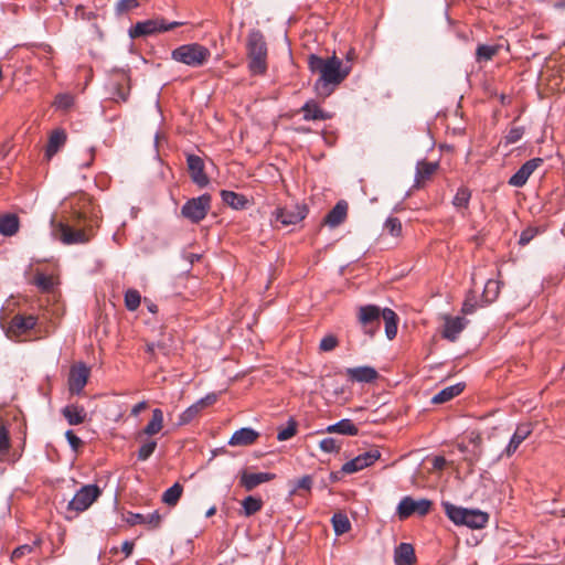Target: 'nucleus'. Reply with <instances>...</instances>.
Masks as SVG:
<instances>
[{"label": "nucleus", "mask_w": 565, "mask_h": 565, "mask_svg": "<svg viewBox=\"0 0 565 565\" xmlns=\"http://www.w3.org/2000/svg\"><path fill=\"white\" fill-rule=\"evenodd\" d=\"M163 427V413L160 408L152 411V417L150 422L142 429L141 434L152 436L158 434Z\"/></svg>", "instance_id": "obj_34"}, {"label": "nucleus", "mask_w": 565, "mask_h": 565, "mask_svg": "<svg viewBox=\"0 0 565 565\" xmlns=\"http://www.w3.org/2000/svg\"><path fill=\"white\" fill-rule=\"evenodd\" d=\"M72 223V225L65 223L57 225L61 242L66 245L88 243L94 236L92 220L88 221L85 213L75 212Z\"/></svg>", "instance_id": "obj_2"}, {"label": "nucleus", "mask_w": 565, "mask_h": 565, "mask_svg": "<svg viewBox=\"0 0 565 565\" xmlns=\"http://www.w3.org/2000/svg\"><path fill=\"white\" fill-rule=\"evenodd\" d=\"M467 323L468 320L461 317H446L443 337L451 342L456 341Z\"/></svg>", "instance_id": "obj_18"}, {"label": "nucleus", "mask_w": 565, "mask_h": 565, "mask_svg": "<svg viewBox=\"0 0 565 565\" xmlns=\"http://www.w3.org/2000/svg\"><path fill=\"white\" fill-rule=\"evenodd\" d=\"M186 163L192 181L200 188L206 186L210 180L204 172V162L202 158L196 154H189L186 157Z\"/></svg>", "instance_id": "obj_13"}, {"label": "nucleus", "mask_w": 565, "mask_h": 565, "mask_svg": "<svg viewBox=\"0 0 565 565\" xmlns=\"http://www.w3.org/2000/svg\"><path fill=\"white\" fill-rule=\"evenodd\" d=\"M248 67L253 74H263L266 71L267 49L264 36L258 31L249 33L247 39Z\"/></svg>", "instance_id": "obj_4"}, {"label": "nucleus", "mask_w": 565, "mask_h": 565, "mask_svg": "<svg viewBox=\"0 0 565 565\" xmlns=\"http://www.w3.org/2000/svg\"><path fill=\"white\" fill-rule=\"evenodd\" d=\"M500 292V281L489 279L484 286L482 298L487 303L493 302Z\"/></svg>", "instance_id": "obj_42"}, {"label": "nucleus", "mask_w": 565, "mask_h": 565, "mask_svg": "<svg viewBox=\"0 0 565 565\" xmlns=\"http://www.w3.org/2000/svg\"><path fill=\"white\" fill-rule=\"evenodd\" d=\"M499 52L498 45L480 44L476 50L477 62H488L493 58Z\"/></svg>", "instance_id": "obj_41"}, {"label": "nucleus", "mask_w": 565, "mask_h": 565, "mask_svg": "<svg viewBox=\"0 0 565 565\" xmlns=\"http://www.w3.org/2000/svg\"><path fill=\"white\" fill-rule=\"evenodd\" d=\"M358 323L364 334L373 338L381 326V308L375 305H365L358 308Z\"/></svg>", "instance_id": "obj_7"}, {"label": "nucleus", "mask_w": 565, "mask_h": 565, "mask_svg": "<svg viewBox=\"0 0 565 565\" xmlns=\"http://www.w3.org/2000/svg\"><path fill=\"white\" fill-rule=\"evenodd\" d=\"M320 449L324 452H338L341 448V440L337 438H323L320 444Z\"/></svg>", "instance_id": "obj_49"}, {"label": "nucleus", "mask_w": 565, "mask_h": 565, "mask_svg": "<svg viewBox=\"0 0 565 565\" xmlns=\"http://www.w3.org/2000/svg\"><path fill=\"white\" fill-rule=\"evenodd\" d=\"M532 431L533 426L531 423H522L518 425L504 450L505 456L511 457L518 450L520 445L532 434Z\"/></svg>", "instance_id": "obj_15"}, {"label": "nucleus", "mask_w": 565, "mask_h": 565, "mask_svg": "<svg viewBox=\"0 0 565 565\" xmlns=\"http://www.w3.org/2000/svg\"><path fill=\"white\" fill-rule=\"evenodd\" d=\"M157 448V441L156 440H149L145 443L138 450V460L146 461L156 450Z\"/></svg>", "instance_id": "obj_51"}, {"label": "nucleus", "mask_w": 565, "mask_h": 565, "mask_svg": "<svg viewBox=\"0 0 565 565\" xmlns=\"http://www.w3.org/2000/svg\"><path fill=\"white\" fill-rule=\"evenodd\" d=\"M126 521L130 525L147 524L150 529H156L161 523V516L157 511L148 515L129 512Z\"/></svg>", "instance_id": "obj_20"}, {"label": "nucleus", "mask_w": 565, "mask_h": 565, "mask_svg": "<svg viewBox=\"0 0 565 565\" xmlns=\"http://www.w3.org/2000/svg\"><path fill=\"white\" fill-rule=\"evenodd\" d=\"M67 136L65 130L55 129L51 132L49 137V142L45 150V156L47 159H51L54 154L57 153L61 147H63L66 142Z\"/></svg>", "instance_id": "obj_21"}, {"label": "nucleus", "mask_w": 565, "mask_h": 565, "mask_svg": "<svg viewBox=\"0 0 565 565\" xmlns=\"http://www.w3.org/2000/svg\"><path fill=\"white\" fill-rule=\"evenodd\" d=\"M291 211H285V225L297 224L302 221L307 215V206L305 204L295 203Z\"/></svg>", "instance_id": "obj_36"}, {"label": "nucleus", "mask_w": 565, "mask_h": 565, "mask_svg": "<svg viewBox=\"0 0 565 565\" xmlns=\"http://www.w3.org/2000/svg\"><path fill=\"white\" fill-rule=\"evenodd\" d=\"M95 153H96V149H95L94 147H92V148L89 149V160L84 164L85 167H87V168H88V167H90V166H92V163H93V161H94V159H95Z\"/></svg>", "instance_id": "obj_62"}, {"label": "nucleus", "mask_w": 565, "mask_h": 565, "mask_svg": "<svg viewBox=\"0 0 565 565\" xmlns=\"http://www.w3.org/2000/svg\"><path fill=\"white\" fill-rule=\"evenodd\" d=\"M147 352L151 355H154V352H156V343L151 342V343H147Z\"/></svg>", "instance_id": "obj_64"}, {"label": "nucleus", "mask_w": 565, "mask_h": 565, "mask_svg": "<svg viewBox=\"0 0 565 565\" xmlns=\"http://www.w3.org/2000/svg\"><path fill=\"white\" fill-rule=\"evenodd\" d=\"M543 159L534 158L526 161L509 180V184L515 188L523 186L532 173L541 167Z\"/></svg>", "instance_id": "obj_14"}, {"label": "nucleus", "mask_w": 565, "mask_h": 565, "mask_svg": "<svg viewBox=\"0 0 565 565\" xmlns=\"http://www.w3.org/2000/svg\"><path fill=\"white\" fill-rule=\"evenodd\" d=\"M183 492V487L175 482L172 487L167 489L162 494V501L169 507H174L180 500Z\"/></svg>", "instance_id": "obj_38"}, {"label": "nucleus", "mask_w": 565, "mask_h": 565, "mask_svg": "<svg viewBox=\"0 0 565 565\" xmlns=\"http://www.w3.org/2000/svg\"><path fill=\"white\" fill-rule=\"evenodd\" d=\"M380 457H381V452L379 449H375V448L370 449V450L356 456L352 460L345 462L342 466V471L348 475L354 473L356 471H360V470L371 466L377 459H380Z\"/></svg>", "instance_id": "obj_12"}, {"label": "nucleus", "mask_w": 565, "mask_h": 565, "mask_svg": "<svg viewBox=\"0 0 565 565\" xmlns=\"http://www.w3.org/2000/svg\"><path fill=\"white\" fill-rule=\"evenodd\" d=\"M210 56V50L199 43L183 44L171 53L172 60L192 67L202 66Z\"/></svg>", "instance_id": "obj_5"}, {"label": "nucleus", "mask_w": 565, "mask_h": 565, "mask_svg": "<svg viewBox=\"0 0 565 565\" xmlns=\"http://www.w3.org/2000/svg\"><path fill=\"white\" fill-rule=\"evenodd\" d=\"M210 209L211 195L204 193L186 201L181 209V214L192 223H199L207 215Z\"/></svg>", "instance_id": "obj_8"}, {"label": "nucleus", "mask_w": 565, "mask_h": 565, "mask_svg": "<svg viewBox=\"0 0 565 565\" xmlns=\"http://www.w3.org/2000/svg\"><path fill=\"white\" fill-rule=\"evenodd\" d=\"M476 310V300L473 296H468L462 305L461 311L465 315L473 313Z\"/></svg>", "instance_id": "obj_57"}, {"label": "nucleus", "mask_w": 565, "mask_h": 565, "mask_svg": "<svg viewBox=\"0 0 565 565\" xmlns=\"http://www.w3.org/2000/svg\"><path fill=\"white\" fill-rule=\"evenodd\" d=\"M148 407V404L146 401H142V402H139L137 403L132 409H131V415L132 416H137L140 412L145 411L146 408Z\"/></svg>", "instance_id": "obj_60"}, {"label": "nucleus", "mask_w": 565, "mask_h": 565, "mask_svg": "<svg viewBox=\"0 0 565 565\" xmlns=\"http://www.w3.org/2000/svg\"><path fill=\"white\" fill-rule=\"evenodd\" d=\"M445 465V459L443 457H437L435 459V467L441 469Z\"/></svg>", "instance_id": "obj_63"}, {"label": "nucleus", "mask_w": 565, "mask_h": 565, "mask_svg": "<svg viewBox=\"0 0 565 565\" xmlns=\"http://www.w3.org/2000/svg\"><path fill=\"white\" fill-rule=\"evenodd\" d=\"M102 494V490L96 484L83 486L68 502L67 509L76 513L87 510Z\"/></svg>", "instance_id": "obj_9"}, {"label": "nucleus", "mask_w": 565, "mask_h": 565, "mask_svg": "<svg viewBox=\"0 0 565 565\" xmlns=\"http://www.w3.org/2000/svg\"><path fill=\"white\" fill-rule=\"evenodd\" d=\"M130 92L129 78L120 74L119 79L114 83L113 98L116 102H127Z\"/></svg>", "instance_id": "obj_33"}, {"label": "nucleus", "mask_w": 565, "mask_h": 565, "mask_svg": "<svg viewBox=\"0 0 565 565\" xmlns=\"http://www.w3.org/2000/svg\"><path fill=\"white\" fill-rule=\"evenodd\" d=\"M62 414L70 425H79L86 420V412L83 406L67 405L62 409Z\"/></svg>", "instance_id": "obj_26"}, {"label": "nucleus", "mask_w": 565, "mask_h": 565, "mask_svg": "<svg viewBox=\"0 0 565 565\" xmlns=\"http://www.w3.org/2000/svg\"><path fill=\"white\" fill-rule=\"evenodd\" d=\"M134 550V543L129 541H125L121 546V551L125 553L126 557H128Z\"/></svg>", "instance_id": "obj_61"}, {"label": "nucleus", "mask_w": 565, "mask_h": 565, "mask_svg": "<svg viewBox=\"0 0 565 565\" xmlns=\"http://www.w3.org/2000/svg\"><path fill=\"white\" fill-rule=\"evenodd\" d=\"M74 104V97L70 94H58L55 99H54V103L53 105L58 108V109H63V110H67L70 109Z\"/></svg>", "instance_id": "obj_52"}, {"label": "nucleus", "mask_w": 565, "mask_h": 565, "mask_svg": "<svg viewBox=\"0 0 565 565\" xmlns=\"http://www.w3.org/2000/svg\"><path fill=\"white\" fill-rule=\"evenodd\" d=\"M339 345V339L334 334L324 335L319 343L320 352H331Z\"/></svg>", "instance_id": "obj_48"}, {"label": "nucleus", "mask_w": 565, "mask_h": 565, "mask_svg": "<svg viewBox=\"0 0 565 565\" xmlns=\"http://www.w3.org/2000/svg\"><path fill=\"white\" fill-rule=\"evenodd\" d=\"M384 230L392 236L398 237L402 234V223L397 217H388L384 224Z\"/></svg>", "instance_id": "obj_50"}, {"label": "nucleus", "mask_w": 565, "mask_h": 565, "mask_svg": "<svg viewBox=\"0 0 565 565\" xmlns=\"http://www.w3.org/2000/svg\"><path fill=\"white\" fill-rule=\"evenodd\" d=\"M447 516L456 524L467 525L471 529H482L489 521V515L480 510H468L444 502Z\"/></svg>", "instance_id": "obj_3"}, {"label": "nucleus", "mask_w": 565, "mask_h": 565, "mask_svg": "<svg viewBox=\"0 0 565 565\" xmlns=\"http://www.w3.org/2000/svg\"><path fill=\"white\" fill-rule=\"evenodd\" d=\"M275 475L270 472H248L244 470L241 475L239 484L246 490L252 491L257 486L275 479Z\"/></svg>", "instance_id": "obj_17"}, {"label": "nucleus", "mask_w": 565, "mask_h": 565, "mask_svg": "<svg viewBox=\"0 0 565 565\" xmlns=\"http://www.w3.org/2000/svg\"><path fill=\"white\" fill-rule=\"evenodd\" d=\"M221 198L225 204L235 210L245 209L246 205L248 204V200L246 199L245 195L233 191L222 190Z\"/></svg>", "instance_id": "obj_31"}, {"label": "nucleus", "mask_w": 565, "mask_h": 565, "mask_svg": "<svg viewBox=\"0 0 565 565\" xmlns=\"http://www.w3.org/2000/svg\"><path fill=\"white\" fill-rule=\"evenodd\" d=\"M139 6V0H120L116 6V12L118 14H122L138 8Z\"/></svg>", "instance_id": "obj_54"}, {"label": "nucleus", "mask_w": 565, "mask_h": 565, "mask_svg": "<svg viewBox=\"0 0 565 565\" xmlns=\"http://www.w3.org/2000/svg\"><path fill=\"white\" fill-rule=\"evenodd\" d=\"M65 437H66V439H67V441H68V444H70L71 448H72L75 452H77V451H78V449L83 446V441H82V439H81L79 437H77V436L74 434V431H73V430H71V429H70V430H67V431L65 433Z\"/></svg>", "instance_id": "obj_55"}, {"label": "nucleus", "mask_w": 565, "mask_h": 565, "mask_svg": "<svg viewBox=\"0 0 565 565\" xmlns=\"http://www.w3.org/2000/svg\"><path fill=\"white\" fill-rule=\"evenodd\" d=\"M348 214V203L339 201L333 209L327 214L324 223L331 227H335L344 222Z\"/></svg>", "instance_id": "obj_22"}, {"label": "nucleus", "mask_w": 565, "mask_h": 565, "mask_svg": "<svg viewBox=\"0 0 565 565\" xmlns=\"http://www.w3.org/2000/svg\"><path fill=\"white\" fill-rule=\"evenodd\" d=\"M11 448V440L9 430L4 422L0 420V462L8 459V455Z\"/></svg>", "instance_id": "obj_37"}, {"label": "nucleus", "mask_w": 565, "mask_h": 565, "mask_svg": "<svg viewBox=\"0 0 565 565\" xmlns=\"http://www.w3.org/2000/svg\"><path fill=\"white\" fill-rule=\"evenodd\" d=\"M297 433V422L292 418H290L287 423V425L285 426V430H284V438L285 440L294 437Z\"/></svg>", "instance_id": "obj_56"}, {"label": "nucleus", "mask_w": 565, "mask_h": 565, "mask_svg": "<svg viewBox=\"0 0 565 565\" xmlns=\"http://www.w3.org/2000/svg\"><path fill=\"white\" fill-rule=\"evenodd\" d=\"M141 296L136 289H128L125 292V306L127 310L135 311L140 306Z\"/></svg>", "instance_id": "obj_45"}, {"label": "nucleus", "mask_w": 565, "mask_h": 565, "mask_svg": "<svg viewBox=\"0 0 565 565\" xmlns=\"http://www.w3.org/2000/svg\"><path fill=\"white\" fill-rule=\"evenodd\" d=\"M244 512L246 515H253L258 512L263 507V501L259 498L253 495L246 497L242 502Z\"/></svg>", "instance_id": "obj_43"}, {"label": "nucleus", "mask_w": 565, "mask_h": 565, "mask_svg": "<svg viewBox=\"0 0 565 565\" xmlns=\"http://www.w3.org/2000/svg\"><path fill=\"white\" fill-rule=\"evenodd\" d=\"M308 65L317 75L313 88L317 96L322 99L329 97L351 72V67L343 65L342 60L335 54L328 57L311 54L308 57Z\"/></svg>", "instance_id": "obj_1"}, {"label": "nucleus", "mask_w": 565, "mask_h": 565, "mask_svg": "<svg viewBox=\"0 0 565 565\" xmlns=\"http://www.w3.org/2000/svg\"><path fill=\"white\" fill-rule=\"evenodd\" d=\"M465 385L461 383L445 387L431 398L433 404H444L462 393Z\"/></svg>", "instance_id": "obj_29"}, {"label": "nucleus", "mask_w": 565, "mask_h": 565, "mask_svg": "<svg viewBox=\"0 0 565 565\" xmlns=\"http://www.w3.org/2000/svg\"><path fill=\"white\" fill-rule=\"evenodd\" d=\"M20 221L15 214H4L0 216V234L12 236L19 231Z\"/></svg>", "instance_id": "obj_30"}, {"label": "nucleus", "mask_w": 565, "mask_h": 565, "mask_svg": "<svg viewBox=\"0 0 565 565\" xmlns=\"http://www.w3.org/2000/svg\"><path fill=\"white\" fill-rule=\"evenodd\" d=\"M301 111L306 120H327L331 118V115L322 110L315 100L307 102Z\"/></svg>", "instance_id": "obj_27"}, {"label": "nucleus", "mask_w": 565, "mask_h": 565, "mask_svg": "<svg viewBox=\"0 0 565 565\" xmlns=\"http://www.w3.org/2000/svg\"><path fill=\"white\" fill-rule=\"evenodd\" d=\"M217 399V395L215 393L207 394L205 397L199 399L196 404L203 409L206 406L214 404Z\"/></svg>", "instance_id": "obj_59"}, {"label": "nucleus", "mask_w": 565, "mask_h": 565, "mask_svg": "<svg viewBox=\"0 0 565 565\" xmlns=\"http://www.w3.org/2000/svg\"><path fill=\"white\" fill-rule=\"evenodd\" d=\"M471 198V192L469 189L461 186L458 189L457 193L455 194L452 199L454 206L462 214L465 215L466 211L469 206V201Z\"/></svg>", "instance_id": "obj_35"}, {"label": "nucleus", "mask_w": 565, "mask_h": 565, "mask_svg": "<svg viewBox=\"0 0 565 565\" xmlns=\"http://www.w3.org/2000/svg\"><path fill=\"white\" fill-rule=\"evenodd\" d=\"M524 134L523 127H511L507 135L503 137L501 141L504 146H510L518 142Z\"/></svg>", "instance_id": "obj_47"}, {"label": "nucleus", "mask_w": 565, "mask_h": 565, "mask_svg": "<svg viewBox=\"0 0 565 565\" xmlns=\"http://www.w3.org/2000/svg\"><path fill=\"white\" fill-rule=\"evenodd\" d=\"M38 318L34 316L17 315L11 320V328L14 332L24 333L36 326Z\"/></svg>", "instance_id": "obj_28"}, {"label": "nucleus", "mask_w": 565, "mask_h": 565, "mask_svg": "<svg viewBox=\"0 0 565 565\" xmlns=\"http://www.w3.org/2000/svg\"><path fill=\"white\" fill-rule=\"evenodd\" d=\"M183 22L173 21L166 23L164 19H149L146 21L137 22L129 30V36L132 39L153 35L160 32H167L183 25Z\"/></svg>", "instance_id": "obj_6"}, {"label": "nucleus", "mask_w": 565, "mask_h": 565, "mask_svg": "<svg viewBox=\"0 0 565 565\" xmlns=\"http://www.w3.org/2000/svg\"><path fill=\"white\" fill-rule=\"evenodd\" d=\"M331 522L337 535H342L351 529V523L344 513H335L332 516Z\"/></svg>", "instance_id": "obj_40"}, {"label": "nucleus", "mask_w": 565, "mask_h": 565, "mask_svg": "<svg viewBox=\"0 0 565 565\" xmlns=\"http://www.w3.org/2000/svg\"><path fill=\"white\" fill-rule=\"evenodd\" d=\"M41 540L36 539L33 544H23L15 547L11 553V561L18 563L22 557L31 554L35 548L40 547Z\"/></svg>", "instance_id": "obj_39"}, {"label": "nucleus", "mask_w": 565, "mask_h": 565, "mask_svg": "<svg viewBox=\"0 0 565 565\" xmlns=\"http://www.w3.org/2000/svg\"><path fill=\"white\" fill-rule=\"evenodd\" d=\"M312 479L309 476H303L296 483L292 484L290 493L294 494L296 492H308L311 488Z\"/></svg>", "instance_id": "obj_53"}, {"label": "nucleus", "mask_w": 565, "mask_h": 565, "mask_svg": "<svg viewBox=\"0 0 565 565\" xmlns=\"http://www.w3.org/2000/svg\"><path fill=\"white\" fill-rule=\"evenodd\" d=\"M90 370L84 363L75 364L68 374V390L72 394L79 395L88 382Z\"/></svg>", "instance_id": "obj_11"}, {"label": "nucleus", "mask_w": 565, "mask_h": 565, "mask_svg": "<svg viewBox=\"0 0 565 565\" xmlns=\"http://www.w3.org/2000/svg\"><path fill=\"white\" fill-rule=\"evenodd\" d=\"M326 431L329 434L337 433L341 435L355 436L358 435L359 429L351 419H342L333 425H329L326 428Z\"/></svg>", "instance_id": "obj_32"}, {"label": "nucleus", "mask_w": 565, "mask_h": 565, "mask_svg": "<svg viewBox=\"0 0 565 565\" xmlns=\"http://www.w3.org/2000/svg\"><path fill=\"white\" fill-rule=\"evenodd\" d=\"M33 282L43 292L50 291L53 287L52 277L42 273H36Z\"/></svg>", "instance_id": "obj_46"}, {"label": "nucleus", "mask_w": 565, "mask_h": 565, "mask_svg": "<svg viewBox=\"0 0 565 565\" xmlns=\"http://www.w3.org/2000/svg\"><path fill=\"white\" fill-rule=\"evenodd\" d=\"M345 376L352 382L372 383L379 377L377 371L372 366L348 367Z\"/></svg>", "instance_id": "obj_16"}, {"label": "nucleus", "mask_w": 565, "mask_h": 565, "mask_svg": "<svg viewBox=\"0 0 565 565\" xmlns=\"http://www.w3.org/2000/svg\"><path fill=\"white\" fill-rule=\"evenodd\" d=\"M201 411L202 409L200 408V406L196 403H194L179 416L178 425L183 426L190 424L193 419H195L199 416Z\"/></svg>", "instance_id": "obj_44"}, {"label": "nucleus", "mask_w": 565, "mask_h": 565, "mask_svg": "<svg viewBox=\"0 0 565 565\" xmlns=\"http://www.w3.org/2000/svg\"><path fill=\"white\" fill-rule=\"evenodd\" d=\"M535 234H536V231L533 228H527V230L523 231L520 235L519 244L522 246L529 244L533 239Z\"/></svg>", "instance_id": "obj_58"}, {"label": "nucleus", "mask_w": 565, "mask_h": 565, "mask_svg": "<svg viewBox=\"0 0 565 565\" xmlns=\"http://www.w3.org/2000/svg\"><path fill=\"white\" fill-rule=\"evenodd\" d=\"M258 437L259 434L256 430L249 427H244L232 435L228 444L231 446H249L254 444Z\"/></svg>", "instance_id": "obj_19"}, {"label": "nucleus", "mask_w": 565, "mask_h": 565, "mask_svg": "<svg viewBox=\"0 0 565 565\" xmlns=\"http://www.w3.org/2000/svg\"><path fill=\"white\" fill-rule=\"evenodd\" d=\"M431 504V501L428 499L414 500L412 497H405L397 507V514L402 520L407 519L412 514L423 516L430 511Z\"/></svg>", "instance_id": "obj_10"}, {"label": "nucleus", "mask_w": 565, "mask_h": 565, "mask_svg": "<svg viewBox=\"0 0 565 565\" xmlns=\"http://www.w3.org/2000/svg\"><path fill=\"white\" fill-rule=\"evenodd\" d=\"M381 319L385 324V334L388 340H393L397 334L398 316L390 308L381 309Z\"/></svg>", "instance_id": "obj_24"}, {"label": "nucleus", "mask_w": 565, "mask_h": 565, "mask_svg": "<svg viewBox=\"0 0 565 565\" xmlns=\"http://www.w3.org/2000/svg\"><path fill=\"white\" fill-rule=\"evenodd\" d=\"M438 168V163L436 162H418L416 168L415 175V188H420L426 180H429L430 177L436 172Z\"/></svg>", "instance_id": "obj_25"}, {"label": "nucleus", "mask_w": 565, "mask_h": 565, "mask_svg": "<svg viewBox=\"0 0 565 565\" xmlns=\"http://www.w3.org/2000/svg\"><path fill=\"white\" fill-rule=\"evenodd\" d=\"M396 565H413L415 563L414 547L408 543H401L394 553Z\"/></svg>", "instance_id": "obj_23"}]
</instances>
